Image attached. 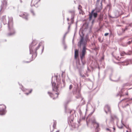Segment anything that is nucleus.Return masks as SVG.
I'll use <instances>...</instances> for the list:
<instances>
[{"mask_svg":"<svg viewBox=\"0 0 132 132\" xmlns=\"http://www.w3.org/2000/svg\"><path fill=\"white\" fill-rule=\"evenodd\" d=\"M127 27H126V28H125V29L126 30H127Z\"/></svg>","mask_w":132,"mask_h":132,"instance_id":"27","label":"nucleus"},{"mask_svg":"<svg viewBox=\"0 0 132 132\" xmlns=\"http://www.w3.org/2000/svg\"><path fill=\"white\" fill-rule=\"evenodd\" d=\"M20 16L25 18L26 20L28 19V14L26 13H23L21 15H20Z\"/></svg>","mask_w":132,"mask_h":132,"instance_id":"11","label":"nucleus"},{"mask_svg":"<svg viewBox=\"0 0 132 132\" xmlns=\"http://www.w3.org/2000/svg\"><path fill=\"white\" fill-rule=\"evenodd\" d=\"M106 130L107 131H109V132H111V130L109 128H106Z\"/></svg>","mask_w":132,"mask_h":132,"instance_id":"21","label":"nucleus"},{"mask_svg":"<svg viewBox=\"0 0 132 132\" xmlns=\"http://www.w3.org/2000/svg\"><path fill=\"white\" fill-rule=\"evenodd\" d=\"M43 49H44V47L43 48Z\"/></svg>","mask_w":132,"mask_h":132,"instance_id":"34","label":"nucleus"},{"mask_svg":"<svg viewBox=\"0 0 132 132\" xmlns=\"http://www.w3.org/2000/svg\"><path fill=\"white\" fill-rule=\"evenodd\" d=\"M131 42H132V40H131Z\"/></svg>","mask_w":132,"mask_h":132,"instance_id":"40","label":"nucleus"},{"mask_svg":"<svg viewBox=\"0 0 132 132\" xmlns=\"http://www.w3.org/2000/svg\"><path fill=\"white\" fill-rule=\"evenodd\" d=\"M127 131V132H128V131Z\"/></svg>","mask_w":132,"mask_h":132,"instance_id":"37","label":"nucleus"},{"mask_svg":"<svg viewBox=\"0 0 132 132\" xmlns=\"http://www.w3.org/2000/svg\"><path fill=\"white\" fill-rule=\"evenodd\" d=\"M57 132H59V131H57Z\"/></svg>","mask_w":132,"mask_h":132,"instance_id":"39","label":"nucleus"},{"mask_svg":"<svg viewBox=\"0 0 132 132\" xmlns=\"http://www.w3.org/2000/svg\"><path fill=\"white\" fill-rule=\"evenodd\" d=\"M104 110L106 113H107L108 112H110V107L108 105H106L104 108Z\"/></svg>","mask_w":132,"mask_h":132,"instance_id":"10","label":"nucleus"},{"mask_svg":"<svg viewBox=\"0 0 132 132\" xmlns=\"http://www.w3.org/2000/svg\"><path fill=\"white\" fill-rule=\"evenodd\" d=\"M37 43V42L35 40H34L32 42L31 44L29 46L30 54H32L33 52V48H34L35 45Z\"/></svg>","mask_w":132,"mask_h":132,"instance_id":"4","label":"nucleus"},{"mask_svg":"<svg viewBox=\"0 0 132 132\" xmlns=\"http://www.w3.org/2000/svg\"><path fill=\"white\" fill-rule=\"evenodd\" d=\"M73 14H74V11H73Z\"/></svg>","mask_w":132,"mask_h":132,"instance_id":"30","label":"nucleus"},{"mask_svg":"<svg viewBox=\"0 0 132 132\" xmlns=\"http://www.w3.org/2000/svg\"><path fill=\"white\" fill-rule=\"evenodd\" d=\"M1 20L2 22L4 24H5L6 23L7 21L6 18V16H3L1 18Z\"/></svg>","mask_w":132,"mask_h":132,"instance_id":"9","label":"nucleus"},{"mask_svg":"<svg viewBox=\"0 0 132 132\" xmlns=\"http://www.w3.org/2000/svg\"><path fill=\"white\" fill-rule=\"evenodd\" d=\"M56 123H55V122H54V123L53 125V127L54 128H55L56 127Z\"/></svg>","mask_w":132,"mask_h":132,"instance_id":"20","label":"nucleus"},{"mask_svg":"<svg viewBox=\"0 0 132 132\" xmlns=\"http://www.w3.org/2000/svg\"><path fill=\"white\" fill-rule=\"evenodd\" d=\"M108 34H109V33H105V34L104 35L105 36H106L107 35H108Z\"/></svg>","mask_w":132,"mask_h":132,"instance_id":"23","label":"nucleus"},{"mask_svg":"<svg viewBox=\"0 0 132 132\" xmlns=\"http://www.w3.org/2000/svg\"><path fill=\"white\" fill-rule=\"evenodd\" d=\"M92 14L94 16L95 18L96 17L97 15V14L96 13H93Z\"/></svg>","mask_w":132,"mask_h":132,"instance_id":"18","label":"nucleus"},{"mask_svg":"<svg viewBox=\"0 0 132 132\" xmlns=\"http://www.w3.org/2000/svg\"><path fill=\"white\" fill-rule=\"evenodd\" d=\"M117 125L119 128H122L124 126V125L121 122L118 123Z\"/></svg>","mask_w":132,"mask_h":132,"instance_id":"13","label":"nucleus"},{"mask_svg":"<svg viewBox=\"0 0 132 132\" xmlns=\"http://www.w3.org/2000/svg\"><path fill=\"white\" fill-rule=\"evenodd\" d=\"M31 12L32 13L33 15H34V12L33 11H31Z\"/></svg>","mask_w":132,"mask_h":132,"instance_id":"26","label":"nucleus"},{"mask_svg":"<svg viewBox=\"0 0 132 132\" xmlns=\"http://www.w3.org/2000/svg\"><path fill=\"white\" fill-rule=\"evenodd\" d=\"M78 55V51L77 50H75V57L76 59Z\"/></svg>","mask_w":132,"mask_h":132,"instance_id":"14","label":"nucleus"},{"mask_svg":"<svg viewBox=\"0 0 132 132\" xmlns=\"http://www.w3.org/2000/svg\"><path fill=\"white\" fill-rule=\"evenodd\" d=\"M7 6V1L4 0L2 2L1 7L2 9H6Z\"/></svg>","mask_w":132,"mask_h":132,"instance_id":"7","label":"nucleus"},{"mask_svg":"<svg viewBox=\"0 0 132 132\" xmlns=\"http://www.w3.org/2000/svg\"><path fill=\"white\" fill-rule=\"evenodd\" d=\"M28 93H26V94H27V95H28Z\"/></svg>","mask_w":132,"mask_h":132,"instance_id":"31","label":"nucleus"},{"mask_svg":"<svg viewBox=\"0 0 132 132\" xmlns=\"http://www.w3.org/2000/svg\"><path fill=\"white\" fill-rule=\"evenodd\" d=\"M72 111H70V113H71V112H72Z\"/></svg>","mask_w":132,"mask_h":132,"instance_id":"28","label":"nucleus"},{"mask_svg":"<svg viewBox=\"0 0 132 132\" xmlns=\"http://www.w3.org/2000/svg\"><path fill=\"white\" fill-rule=\"evenodd\" d=\"M128 105V104H127V105Z\"/></svg>","mask_w":132,"mask_h":132,"instance_id":"36","label":"nucleus"},{"mask_svg":"<svg viewBox=\"0 0 132 132\" xmlns=\"http://www.w3.org/2000/svg\"><path fill=\"white\" fill-rule=\"evenodd\" d=\"M8 23V28L9 30L10 33L8 34V35H11L14 34L15 32L13 28V19L11 16H9Z\"/></svg>","mask_w":132,"mask_h":132,"instance_id":"3","label":"nucleus"},{"mask_svg":"<svg viewBox=\"0 0 132 132\" xmlns=\"http://www.w3.org/2000/svg\"><path fill=\"white\" fill-rule=\"evenodd\" d=\"M106 122H107V120H106Z\"/></svg>","mask_w":132,"mask_h":132,"instance_id":"32","label":"nucleus"},{"mask_svg":"<svg viewBox=\"0 0 132 132\" xmlns=\"http://www.w3.org/2000/svg\"><path fill=\"white\" fill-rule=\"evenodd\" d=\"M31 91H32V90H31V91L29 93H30L31 92Z\"/></svg>","mask_w":132,"mask_h":132,"instance_id":"29","label":"nucleus"},{"mask_svg":"<svg viewBox=\"0 0 132 132\" xmlns=\"http://www.w3.org/2000/svg\"><path fill=\"white\" fill-rule=\"evenodd\" d=\"M6 108V106L4 105H1L0 106V115H3L5 114Z\"/></svg>","mask_w":132,"mask_h":132,"instance_id":"5","label":"nucleus"},{"mask_svg":"<svg viewBox=\"0 0 132 132\" xmlns=\"http://www.w3.org/2000/svg\"><path fill=\"white\" fill-rule=\"evenodd\" d=\"M72 88V85H70L69 86V89H71Z\"/></svg>","mask_w":132,"mask_h":132,"instance_id":"22","label":"nucleus"},{"mask_svg":"<svg viewBox=\"0 0 132 132\" xmlns=\"http://www.w3.org/2000/svg\"><path fill=\"white\" fill-rule=\"evenodd\" d=\"M127 95H128V93H127V94H126Z\"/></svg>","mask_w":132,"mask_h":132,"instance_id":"33","label":"nucleus"},{"mask_svg":"<svg viewBox=\"0 0 132 132\" xmlns=\"http://www.w3.org/2000/svg\"><path fill=\"white\" fill-rule=\"evenodd\" d=\"M42 43H43L42 42H40L38 46L36 48V51L39 48L40 46V45L42 44Z\"/></svg>","mask_w":132,"mask_h":132,"instance_id":"16","label":"nucleus"},{"mask_svg":"<svg viewBox=\"0 0 132 132\" xmlns=\"http://www.w3.org/2000/svg\"><path fill=\"white\" fill-rule=\"evenodd\" d=\"M117 77V79H115L114 80H113L114 81H118L119 80V77Z\"/></svg>","mask_w":132,"mask_h":132,"instance_id":"19","label":"nucleus"},{"mask_svg":"<svg viewBox=\"0 0 132 132\" xmlns=\"http://www.w3.org/2000/svg\"><path fill=\"white\" fill-rule=\"evenodd\" d=\"M73 120V118H68V122L69 124L71 125H72V124Z\"/></svg>","mask_w":132,"mask_h":132,"instance_id":"12","label":"nucleus"},{"mask_svg":"<svg viewBox=\"0 0 132 132\" xmlns=\"http://www.w3.org/2000/svg\"><path fill=\"white\" fill-rule=\"evenodd\" d=\"M87 124L88 125V123L87 122Z\"/></svg>","mask_w":132,"mask_h":132,"instance_id":"38","label":"nucleus"},{"mask_svg":"<svg viewBox=\"0 0 132 132\" xmlns=\"http://www.w3.org/2000/svg\"><path fill=\"white\" fill-rule=\"evenodd\" d=\"M40 0H32L31 4V6H34L37 7V4L38 2L40 1Z\"/></svg>","mask_w":132,"mask_h":132,"instance_id":"8","label":"nucleus"},{"mask_svg":"<svg viewBox=\"0 0 132 132\" xmlns=\"http://www.w3.org/2000/svg\"><path fill=\"white\" fill-rule=\"evenodd\" d=\"M131 42L130 41H129L128 42V43L129 44H130V43H131Z\"/></svg>","mask_w":132,"mask_h":132,"instance_id":"25","label":"nucleus"},{"mask_svg":"<svg viewBox=\"0 0 132 132\" xmlns=\"http://www.w3.org/2000/svg\"><path fill=\"white\" fill-rule=\"evenodd\" d=\"M91 121L92 123L93 124L94 126L95 127L96 129H97L99 127V124L96 121L95 119H94L92 120Z\"/></svg>","mask_w":132,"mask_h":132,"instance_id":"6","label":"nucleus"},{"mask_svg":"<svg viewBox=\"0 0 132 132\" xmlns=\"http://www.w3.org/2000/svg\"><path fill=\"white\" fill-rule=\"evenodd\" d=\"M86 41L84 40L83 37H81L79 42L78 43V45L80 47L81 46L83 47V48L81 53H80V56L81 60L83 59L86 53Z\"/></svg>","mask_w":132,"mask_h":132,"instance_id":"1","label":"nucleus"},{"mask_svg":"<svg viewBox=\"0 0 132 132\" xmlns=\"http://www.w3.org/2000/svg\"><path fill=\"white\" fill-rule=\"evenodd\" d=\"M120 54L121 56H123L126 55H130V53H125V52L123 51H122L121 52Z\"/></svg>","mask_w":132,"mask_h":132,"instance_id":"15","label":"nucleus"},{"mask_svg":"<svg viewBox=\"0 0 132 132\" xmlns=\"http://www.w3.org/2000/svg\"><path fill=\"white\" fill-rule=\"evenodd\" d=\"M67 20H69V19H68H68H67Z\"/></svg>","mask_w":132,"mask_h":132,"instance_id":"35","label":"nucleus"},{"mask_svg":"<svg viewBox=\"0 0 132 132\" xmlns=\"http://www.w3.org/2000/svg\"><path fill=\"white\" fill-rule=\"evenodd\" d=\"M52 89L53 91V94H51L48 92V93L49 94V95L51 97L53 98V99L57 98L59 93L58 92V88L60 86L61 84L60 82H59V84H57V86L56 85V84L54 82L53 83L52 82Z\"/></svg>","mask_w":132,"mask_h":132,"instance_id":"2","label":"nucleus"},{"mask_svg":"<svg viewBox=\"0 0 132 132\" xmlns=\"http://www.w3.org/2000/svg\"><path fill=\"white\" fill-rule=\"evenodd\" d=\"M113 129L114 132L115 131V128L114 127L113 128Z\"/></svg>","mask_w":132,"mask_h":132,"instance_id":"24","label":"nucleus"},{"mask_svg":"<svg viewBox=\"0 0 132 132\" xmlns=\"http://www.w3.org/2000/svg\"><path fill=\"white\" fill-rule=\"evenodd\" d=\"M93 11H92V14H90L89 15V18L90 20H91L92 18V16H93Z\"/></svg>","mask_w":132,"mask_h":132,"instance_id":"17","label":"nucleus"}]
</instances>
